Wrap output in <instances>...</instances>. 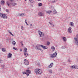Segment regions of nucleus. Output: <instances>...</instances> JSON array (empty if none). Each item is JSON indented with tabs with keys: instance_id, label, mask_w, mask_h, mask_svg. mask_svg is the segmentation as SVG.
<instances>
[{
	"instance_id": "obj_13",
	"label": "nucleus",
	"mask_w": 78,
	"mask_h": 78,
	"mask_svg": "<svg viewBox=\"0 0 78 78\" xmlns=\"http://www.w3.org/2000/svg\"><path fill=\"white\" fill-rule=\"evenodd\" d=\"M53 66V63H52L49 65L48 67H49V68H51V67H52V66Z\"/></svg>"
},
{
	"instance_id": "obj_46",
	"label": "nucleus",
	"mask_w": 78,
	"mask_h": 78,
	"mask_svg": "<svg viewBox=\"0 0 78 78\" xmlns=\"http://www.w3.org/2000/svg\"><path fill=\"white\" fill-rule=\"evenodd\" d=\"M10 0V1L12 2L13 1V0Z\"/></svg>"
},
{
	"instance_id": "obj_31",
	"label": "nucleus",
	"mask_w": 78,
	"mask_h": 78,
	"mask_svg": "<svg viewBox=\"0 0 78 78\" xmlns=\"http://www.w3.org/2000/svg\"><path fill=\"white\" fill-rule=\"evenodd\" d=\"M50 42H48V41H47V45H50Z\"/></svg>"
},
{
	"instance_id": "obj_33",
	"label": "nucleus",
	"mask_w": 78,
	"mask_h": 78,
	"mask_svg": "<svg viewBox=\"0 0 78 78\" xmlns=\"http://www.w3.org/2000/svg\"><path fill=\"white\" fill-rule=\"evenodd\" d=\"M33 25L32 24H30V28H33Z\"/></svg>"
},
{
	"instance_id": "obj_7",
	"label": "nucleus",
	"mask_w": 78,
	"mask_h": 78,
	"mask_svg": "<svg viewBox=\"0 0 78 78\" xmlns=\"http://www.w3.org/2000/svg\"><path fill=\"white\" fill-rule=\"evenodd\" d=\"M40 46L44 50H46V49H47L48 48V47L46 46H43L42 45H40Z\"/></svg>"
},
{
	"instance_id": "obj_36",
	"label": "nucleus",
	"mask_w": 78,
	"mask_h": 78,
	"mask_svg": "<svg viewBox=\"0 0 78 78\" xmlns=\"http://www.w3.org/2000/svg\"><path fill=\"white\" fill-rule=\"evenodd\" d=\"M7 4L9 6V2H7Z\"/></svg>"
},
{
	"instance_id": "obj_5",
	"label": "nucleus",
	"mask_w": 78,
	"mask_h": 78,
	"mask_svg": "<svg viewBox=\"0 0 78 78\" xmlns=\"http://www.w3.org/2000/svg\"><path fill=\"white\" fill-rule=\"evenodd\" d=\"M40 47H41L40 45L37 44L35 47L36 49H37V50H42V49L40 48Z\"/></svg>"
},
{
	"instance_id": "obj_12",
	"label": "nucleus",
	"mask_w": 78,
	"mask_h": 78,
	"mask_svg": "<svg viewBox=\"0 0 78 78\" xmlns=\"http://www.w3.org/2000/svg\"><path fill=\"white\" fill-rule=\"evenodd\" d=\"M62 39L63 41H65V42H66V41H67V38H66V37H62Z\"/></svg>"
},
{
	"instance_id": "obj_50",
	"label": "nucleus",
	"mask_w": 78,
	"mask_h": 78,
	"mask_svg": "<svg viewBox=\"0 0 78 78\" xmlns=\"http://www.w3.org/2000/svg\"><path fill=\"white\" fill-rule=\"evenodd\" d=\"M53 2H55V1H54Z\"/></svg>"
},
{
	"instance_id": "obj_6",
	"label": "nucleus",
	"mask_w": 78,
	"mask_h": 78,
	"mask_svg": "<svg viewBox=\"0 0 78 78\" xmlns=\"http://www.w3.org/2000/svg\"><path fill=\"white\" fill-rule=\"evenodd\" d=\"M56 55H57V53L55 52L53 54L51 55V58H55L56 56Z\"/></svg>"
},
{
	"instance_id": "obj_32",
	"label": "nucleus",
	"mask_w": 78,
	"mask_h": 78,
	"mask_svg": "<svg viewBox=\"0 0 78 78\" xmlns=\"http://www.w3.org/2000/svg\"><path fill=\"white\" fill-rule=\"evenodd\" d=\"M66 48V47H65V46H63L62 47V49H65V48Z\"/></svg>"
},
{
	"instance_id": "obj_47",
	"label": "nucleus",
	"mask_w": 78,
	"mask_h": 78,
	"mask_svg": "<svg viewBox=\"0 0 78 78\" xmlns=\"http://www.w3.org/2000/svg\"><path fill=\"white\" fill-rule=\"evenodd\" d=\"M37 1H41V0H37Z\"/></svg>"
},
{
	"instance_id": "obj_24",
	"label": "nucleus",
	"mask_w": 78,
	"mask_h": 78,
	"mask_svg": "<svg viewBox=\"0 0 78 78\" xmlns=\"http://www.w3.org/2000/svg\"><path fill=\"white\" fill-rule=\"evenodd\" d=\"M24 52H27V48H25L24 49Z\"/></svg>"
},
{
	"instance_id": "obj_49",
	"label": "nucleus",
	"mask_w": 78,
	"mask_h": 78,
	"mask_svg": "<svg viewBox=\"0 0 78 78\" xmlns=\"http://www.w3.org/2000/svg\"><path fill=\"white\" fill-rule=\"evenodd\" d=\"M0 9H1V6L0 5Z\"/></svg>"
},
{
	"instance_id": "obj_43",
	"label": "nucleus",
	"mask_w": 78,
	"mask_h": 78,
	"mask_svg": "<svg viewBox=\"0 0 78 78\" xmlns=\"http://www.w3.org/2000/svg\"><path fill=\"white\" fill-rule=\"evenodd\" d=\"M68 61H69V62H71V60H70V59H69L68 60Z\"/></svg>"
},
{
	"instance_id": "obj_2",
	"label": "nucleus",
	"mask_w": 78,
	"mask_h": 78,
	"mask_svg": "<svg viewBox=\"0 0 78 78\" xmlns=\"http://www.w3.org/2000/svg\"><path fill=\"white\" fill-rule=\"evenodd\" d=\"M0 16L2 19H7V16L6 14L1 13H0Z\"/></svg>"
},
{
	"instance_id": "obj_9",
	"label": "nucleus",
	"mask_w": 78,
	"mask_h": 78,
	"mask_svg": "<svg viewBox=\"0 0 78 78\" xmlns=\"http://www.w3.org/2000/svg\"><path fill=\"white\" fill-rule=\"evenodd\" d=\"M68 31L69 33H72V27H69L68 29Z\"/></svg>"
},
{
	"instance_id": "obj_21",
	"label": "nucleus",
	"mask_w": 78,
	"mask_h": 78,
	"mask_svg": "<svg viewBox=\"0 0 78 78\" xmlns=\"http://www.w3.org/2000/svg\"><path fill=\"white\" fill-rule=\"evenodd\" d=\"M74 41H75V42H78V38H77L76 37H75L74 38Z\"/></svg>"
},
{
	"instance_id": "obj_28",
	"label": "nucleus",
	"mask_w": 78,
	"mask_h": 78,
	"mask_svg": "<svg viewBox=\"0 0 78 78\" xmlns=\"http://www.w3.org/2000/svg\"><path fill=\"white\" fill-rule=\"evenodd\" d=\"M42 3H39L38 4V5L39 6H42Z\"/></svg>"
},
{
	"instance_id": "obj_41",
	"label": "nucleus",
	"mask_w": 78,
	"mask_h": 78,
	"mask_svg": "<svg viewBox=\"0 0 78 78\" xmlns=\"http://www.w3.org/2000/svg\"><path fill=\"white\" fill-rule=\"evenodd\" d=\"M5 10H6V12H8L9 11L8 10V9H6Z\"/></svg>"
},
{
	"instance_id": "obj_3",
	"label": "nucleus",
	"mask_w": 78,
	"mask_h": 78,
	"mask_svg": "<svg viewBox=\"0 0 78 78\" xmlns=\"http://www.w3.org/2000/svg\"><path fill=\"white\" fill-rule=\"evenodd\" d=\"M70 67L71 68V69H78V66L75 65H74L72 66H70Z\"/></svg>"
},
{
	"instance_id": "obj_18",
	"label": "nucleus",
	"mask_w": 78,
	"mask_h": 78,
	"mask_svg": "<svg viewBox=\"0 0 78 78\" xmlns=\"http://www.w3.org/2000/svg\"><path fill=\"white\" fill-rule=\"evenodd\" d=\"M12 56V54L11 53H9L8 55V58H11Z\"/></svg>"
},
{
	"instance_id": "obj_1",
	"label": "nucleus",
	"mask_w": 78,
	"mask_h": 78,
	"mask_svg": "<svg viewBox=\"0 0 78 78\" xmlns=\"http://www.w3.org/2000/svg\"><path fill=\"white\" fill-rule=\"evenodd\" d=\"M34 71L36 74H41L42 73V72L41 70L39 68L35 69Z\"/></svg>"
},
{
	"instance_id": "obj_4",
	"label": "nucleus",
	"mask_w": 78,
	"mask_h": 78,
	"mask_svg": "<svg viewBox=\"0 0 78 78\" xmlns=\"http://www.w3.org/2000/svg\"><path fill=\"white\" fill-rule=\"evenodd\" d=\"M24 64L26 66H28L29 65V62H28V61L27 59H24Z\"/></svg>"
},
{
	"instance_id": "obj_30",
	"label": "nucleus",
	"mask_w": 78,
	"mask_h": 78,
	"mask_svg": "<svg viewBox=\"0 0 78 78\" xmlns=\"http://www.w3.org/2000/svg\"><path fill=\"white\" fill-rule=\"evenodd\" d=\"M2 51H4V52H5V51H6V50H5V48H2Z\"/></svg>"
},
{
	"instance_id": "obj_39",
	"label": "nucleus",
	"mask_w": 78,
	"mask_h": 78,
	"mask_svg": "<svg viewBox=\"0 0 78 78\" xmlns=\"http://www.w3.org/2000/svg\"><path fill=\"white\" fill-rule=\"evenodd\" d=\"M76 37H77L78 38V34H76Z\"/></svg>"
},
{
	"instance_id": "obj_22",
	"label": "nucleus",
	"mask_w": 78,
	"mask_h": 78,
	"mask_svg": "<svg viewBox=\"0 0 78 78\" xmlns=\"http://www.w3.org/2000/svg\"><path fill=\"white\" fill-rule=\"evenodd\" d=\"M51 12H52L51 11H50V10H48L46 11V12L48 14H50V13H51Z\"/></svg>"
},
{
	"instance_id": "obj_51",
	"label": "nucleus",
	"mask_w": 78,
	"mask_h": 78,
	"mask_svg": "<svg viewBox=\"0 0 78 78\" xmlns=\"http://www.w3.org/2000/svg\"><path fill=\"white\" fill-rule=\"evenodd\" d=\"M27 0H25V1H27Z\"/></svg>"
},
{
	"instance_id": "obj_38",
	"label": "nucleus",
	"mask_w": 78,
	"mask_h": 78,
	"mask_svg": "<svg viewBox=\"0 0 78 78\" xmlns=\"http://www.w3.org/2000/svg\"><path fill=\"white\" fill-rule=\"evenodd\" d=\"M75 43L77 45H78V41H77V42H76Z\"/></svg>"
},
{
	"instance_id": "obj_42",
	"label": "nucleus",
	"mask_w": 78,
	"mask_h": 78,
	"mask_svg": "<svg viewBox=\"0 0 78 78\" xmlns=\"http://www.w3.org/2000/svg\"><path fill=\"white\" fill-rule=\"evenodd\" d=\"M49 23L51 25H53V24L51 23H50V22H49Z\"/></svg>"
},
{
	"instance_id": "obj_45",
	"label": "nucleus",
	"mask_w": 78,
	"mask_h": 78,
	"mask_svg": "<svg viewBox=\"0 0 78 78\" xmlns=\"http://www.w3.org/2000/svg\"><path fill=\"white\" fill-rule=\"evenodd\" d=\"M25 23H26V22H27V20H25Z\"/></svg>"
},
{
	"instance_id": "obj_34",
	"label": "nucleus",
	"mask_w": 78,
	"mask_h": 78,
	"mask_svg": "<svg viewBox=\"0 0 78 78\" xmlns=\"http://www.w3.org/2000/svg\"><path fill=\"white\" fill-rule=\"evenodd\" d=\"M9 33H10V34H11V35H12V36H13V34H12V33H11L10 32H9Z\"/></svg>"
},
{
	"instance_id": "obj_19",
	"label": "nucleus",
	"mask_w": 78,
	"mask_h": 78,
	"mask_svg": "<svg viewBox=\"0 0 78 78\" xmlns=\"http://www.w3.org/2000/svg\"><path fill=\"white\" fill-rule=\"evenodd\" d=\"M23 74H26V75H27V76H29V74L27 73H26V72H23Z\"/></svg>"
},
{
	"instance_id": "obj_40",
	"label": "nucleus",
	"mask_w": 78,
	"mask_h": 78,
	"mask_svg": "<svg viewBox=\"0 0 78 78\" xmlns=\"http://www.w3.org/2000/svg\"><path fill=\"white\" fill-rule=\"evenodd\" d=\"M26 24L27 25H28H28H29L28 24V23H27V22H26Z\"/></svg>"
},
{
	"instance_id": "obj_14",
	"label": "nucleus",
	"mask_w": 78,
	"mask_h": 78,
	"mask_svg": "<svg viewBox=\"0 0 78 78\" xmlns=\"http://www.w3.org/2000/svg\"><path fill=\"white\" fill-rule=\"evenodd\" d=\"M26 72H27V74H28V73L30 74V73H31V71H30V70H27L26 71Z\"/></svg>"
},
{
	"instance_id": "obj_10",
	"label": "nucleus",
	"mask_w": 78,
	"mask_h": 78,
	"mask_svg": "<svg viewBox=\"0 0 78 78\" xmlns=\"http://www.w3.org/2000/svg\"><path fill=\"white\" fill-rule=\"evenodd\" d=\"M38 15L39 16H44V14L43 13L41 12H40L38 13Z\"/></svg>"
},
{
	"instance_id": "obj_27",
	"label": "nucleus",
	"mask_w": 78,
	"mask_h": 78,
	"mask_svg": "<svg viewBox=\"0 0 78 78\" xmlns=\"http://www.w3.org/2000/svg\"><path fill=\"white\" fill-rule=\"evenodd\" d=\"M57 12H56V11L55 10H54L53 11V14H56Z\"/></svg>"
},
{
	"instance_id": "obj_8",
	"label": "nucleus",
	"mask_w": 78,
	"mask_h": 78,
	"mask_svg": "<svg viewBox=\"0 0 78 78\" xmlns=\"http://www.w3.org/2000/svg\"><path fill=\"white\" fill-rule=\"evenodd\" d=\"M38 33H39V35L40 36V37H42L44 36V34L42 33V32L40 30L38 31Z\"/></svg>"
},
{
	"instance_id": "obj_15",
	"label": "nucleus",
	"mask_w": 78,
	"mask_h": 78,
	"mask_svg": "<svg viewBox=\"0 0 78 78\" xmlns=\"http://www.w3.org/2000/svg\"><path fill=\"white\" fill-rule=\"evenodd\" d=\"M48 72L49 73H50L51 74L52 73H53V72H52V70L51 69H49L48 70Z\"/></svg>"
},
{
	"instance_id": "obj_44",
	"label": "nucleus",
	"mask_w": 78,
	"mask_h": 78,
	"mask_svg": "<svg viewBox=\"0 0 78 78\" xmlns=\"http://www.w3.org/2000/svg\"><path fill=\"white\" fill-rule=\"evenodd\" d=\"M22 51V49H21L20 50V52H21V51Z\"/></svg>"
},
{
	"instance_id": "obj_26",
	"label": "nucleus",
	"mask_w": 78,
	"mask_h": 78,
	"mask_svg": "<svg viewBox=\"0 0 78 78\" xmlns=\"http://www.w3.org/2000/svg\"><path fill=\"white\" fill-rule=\"evenodd\" d=\"M1 3L2 5H4V4H5V2L4 1H1Z\"/></svg>"
},
{
	"instance_id": "obj_25",
	"label": "nucleus",
	"mask_w": 78,
	"mask_h": 78,
	"mask_svg": "<svg viewBox=\"0 0 78 78\" xmlns=\"http://www.w3.org/2000/svg\"><path fill=\"white\" fill-rule=\"evenodd\" d=\"M24 54L25 56H28V53H27L25 52Z\"/></svg>"
},
{
	"instance_id": "obj_11",
	"label": "nucleus",
	"mask_w": 78,
	"mask_h": 78,
	"mask_svg": "<svg viewBox=\"0 0 78 78\" xmlns=\"http://www.w3.org/2000/svg\"><path fill=\"white\" fill-rule=\"evenodd\" d=\"M69 25L71 27H74V23L73 22H71L70 23Z\"/></svg>"
},
{
	"instance_id": "obj_20",
	"label": "nucleus",
	"mask_w": 78,
	"mask_h": 78,
	"mask_svg": "<svg viewBox=\"0 0 78 78\" xmlns=\"http://www.w3.org/2000/svg\"><path fill=\"white\" fill-rule=\"evenodd\" d=\"M19 16H24V13H20L19 14Z\"/></svg>"
},
{
	"instance_id": "obj_17",
	"label": "nucleus",
	"mask_w": 78,
	"mask_h": 78,
	"mask_svg": "<svg viewBox=\"0 0 78 78\" xmlns=\"http://www.w3.org/2000/svg\"><path fill=\"white\" fill-rule=\"evenodd\" d=\"M51 50H52V51H54V50H55V48L54 46H52L51 47Z\"/></svg>"
},
{
	"instance_id": "obj_23",
	"label": "nucleus",
	"mask_w": 78,
	"mask_h": 78,
	"mask_svg": "<svg viewBox=\"0 0 78 78\" xmlns=\"http://www.w3.org/2000/svg\"><path fill=\"white\" fill-rule=\"evenodd\" d=\"M12 44H13V45H15L16 44V41H12Z\"/></svg>"
},
{
	"instance_id": "obj_35",
	"label": "nucleus",
	"mask_w": 78,
	"mask_h": 78,
	"mask_svg": "<svg viewBox=\"0 0 78 78\" xmlns=\"http://www.w3.org/2000/svg\"><path fill=\"white\" fill-rule=\"evenodd\" d=\"M20 43H21V44L22 45V46H23V42H21Z\"/></svg>"
},
{
	"instance_id": "obj_48",
	"label": "nucleus",
	"mask_w": 78,
	"mask_h": 78,
	"mask_svg": "<svg viewBox=\"0 0 78 78\" xmlns=\"http://www.w3.org/2000/svg\"><path fill=\"white\" fill-rule=\"evenodd\" d=\"M7 41H9V39H7Z\"/></svg>"
},
{
	"instance_id": "obj_29",
	"label": "nucleus",
	"mask_w": 78,
	"mask_h": 78,
	"mask_svg": "<svg viewBox=\"0 0 78 78\" xmlns=\"http://www.w3.org/2000/svg\"><path fill=\"white\" fill-rule=\"evenodd\" d=\"M13 49H14V50H18V49L17 48H16V47H13Z\"/></svg>"
},
{
	"instance_id": "obj_37",
	"label": "nucleus",
	"mask_w": 78,
	"mask_h": 78,
	"mask_svg": "<svg viewBox=\"0 0 78 78\" xmlns=\"http://www.w3.org/2000/svg\"><path fill=\"white\" fill-rule=\"evenodd\" d=\"M21 29L23 30V26H21Z\"/></svg>"
},
{
	"instance_id": "obj_16",
	"label": "nucleus",
	"mask_w": 78,
	"mask_h": 78,
	"mask_svg": "<svg viewBox=\"0 0 78 78\" xmlns=\"http://www.w3.org/2000/svg\"><path fill=\"white\" fill-rule=\"evenodd\" d=\"M29 2H30L32 3H34L35 2L33 0H29Z\"/></svg>"
}]
</instances>
